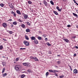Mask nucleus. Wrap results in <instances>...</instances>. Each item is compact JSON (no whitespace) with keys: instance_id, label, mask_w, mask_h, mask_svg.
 I'll return each mask as SVG.
<instances>
[{"instance_id":"obj_23","label":"nucleus","mask_w":78,"mask_h":78,"mask_svg":"<svg viewBox=\"0 0 78 78\" xmlns=\"http://www.w3.org/2000/svg\"><path fill=\"white\" fill-rule=\"evenodd\" d=\"M27 72H30V73H32V71H31V70L30 69H28V70H27Z\"/></svg>"},{"instance_id":"obj_54","label":"nucleus","mask_w":78,"mask_h":78,"mask_svg":"<svg viewBox=\"0 0 78 78\" xmlns=\"http://www.w3.org/2000/svg\"><path fill=\"white\" fill-rule=\"evenodd\" d=\"M11 27H14V25H11Z\"/></svg>"},{"instance_id":"obj_47","label":"nucleus","mask_w":78,"mask_h":78,"mask_svg":"<svg viewBox=\"0 0 78 78\" xmlns=\"http://www.w3.org/2000/svg\"><path fill=\"white\" fill-rule=\"evenodd\" d=\"M10 7L11 8H13L14 6L13 5H11Z\"/></svg>"},{"instance_id":"obj_12","label":"nucleus","mask_w":78,"mask_h":78,"mask_svg":"<svg viewBox=\"0 0 78 78\" xmlns=\"http://www.w3.org/2000/svg\"><path fill=\"white\" fill-rule=\"evenodd\" d=\"M25 38L26 39V40H29V38H28V36L25 35Z\"/></svg>"},{"instance_id":"obj_44","label":"nucleus","mask_w":78,"mask_h":78,"mask_svg":"<svg viewBox=\"0 0 78 78\" xmlns=\"http://www.w3.org/2000/svg\"><path fill=\"white\" fill-rule=\"evenodd\" d=\"M67 27H70L71 26H70V25H67Z\"/></svg>"},{"instance_id":"obj_3","label":"nucleus","mask_w":78,"mask_h":78,"mask_svg":"<svg viewBox=\"0 0 78 78\" xmlns=\"http://www.w3.org/2000/svg\"><path fill=\"white\" fill-rule=\"evenodd\" d=\"M30 58L32 59H34L35 61H39L38 59H37V58H36V57H33V56L31 57Z\"/></svg>"},{"instance_id":"obj_34","label":"nucleus","mask_w":78,"mask_h":78,"mask_svg":"<svg viewBox=\"0 0 78 78\" xmlns=\"http://www.w3.org/2000/svg\"><path fill=\"white\" fill-rule=\"evenodd\" d=\"M46 75L47 76L48 75V72H47L46 73Z\"/></svg>"},{"instance_id":"obj_57","label":"nucleus","mask_w":78,"mask_h":78,"mask_svg":"<svg viewBox=\"0 0 78 78\" xmlns=\"http://www.w3.org/2000/svg\"><path fill=\"white\" fill-rule=\"evenodd\" d=\"M59 72V71H57L56 70V72Z\"/></svg>"},{"instance_id":"obj_25","label":"nucleus","mask_w":78,"mask_h":78,"mask_svg":"<svg viewBox=\"0 0 78 78\" xmlns=\"http://www.w3.org/2000/svg\"><path fill=\"white\" fill-rule=\"evenodd\" d=\"M26 23L27 25H29V26L30 25V23L28 22H26Z\"/></svg>"},{"instance_id":"obj_59","label":"nucleus","mask_w":78,"mask_h":78,"mask_svg":"<svg viewBox=\"0 0 78 78\" xmlns=\"http://www.w3.org/2000/svg\"><path fill=\"white\" fill-rule=\"evenodd\" d=\"M40 5H41V3H40Z\"/></svg>"},{"instance_id":"obj_30","label":"nucleus","mask_w":78,"mask_h":78,"mask_svg":"<svg viewBox=\"0 0 78 78\" xmlns=\"http://www.w3.org/2000/svg\"><path fill=\"white\" fill-rule=\"evenodd\" d=\"M19 60V58H16V61H18Z\"/></svg>"},{"instance_id":"obj_14","label":"nucleus","mask_w":78,"mask_h":78,"mask_svg":"<svg viewBox=\"0 0 78 78\" xmlns=\"http://www.w3.org/2000/svg\"><path fill=\"white\" fill-rule=\"evenodd\" d=\"M26 32H27V33H28V32H30V29H27L26 30Z\"/></svg>"},{"instance_id":"obj_51","label":"nucleus","mask_w":78,"mask_h":78,"mask_svg":"<svg viewBox=\"0 0 78 78\" xmlns=\"http://www.w3.org/2000/svg\"><path fill=\"white\" fill-rule=\"evenodd\" d=\"M12 20V19H9V20L8 21H11Z\"/></svg>"},{"instance_id":"obj_56","label":"nucleus","mask_w":78,"mask_h":78,"mask_svg":"<svg viewBox=\"0 0 78 78\" xmlns=\"http://www.w3.org/2000/svg\"><path fill=\"white\" fill-rule=\"evenodd\" d=\"M76 28H78V26H76Z\"/></svg>"},{"instance_id":"obj_33","label":"nucleus","mask_w":78,"mask_h":78,"mask_svg":"<svg viewBox=\"0 0 78 78\" xmlns=\"http://www.w3.org/2000/svg\"><path fill=\"white\" fill-rule=\"evenodd\" d=\"M47 45H48V46H50V45H51L50 44V43H47Z\"/></svg>"},{"instance_id":"obj_4","label":"nucleus","mask_w":78,"mask_h":78,"mask_svg":"<svg viewBox=\"0 0 78 78\" xmlns=\"http://www.w3.org/2000/svg\"><path fill=\"white\" fill-rule=\"evenodd\" d=\"M23 42L26 46H28L29 45V44L28 42L27 41H24Z\"/></svg>"},{"instance_id":"obj_45","label":"nucleus","mask_w":78,"mask_h":78,"mask_svg":"<svg viewBox=\"0 0 78 78\" xmlns=\"http://www.w3.org/2000/svg\"><path fill=\"white\" fill-rule=\"evenodd\" d=\"M58 11H61V9H58Z\"/></svg>"},{"instance_id":"obj_18","label":"nucleus","mask_w":78,"mask_h":78,"mask_svg":"<svg viewBox=\"0 0 78 78\" xmlns=\"http://www.w3.org/2000/svg\"><path fill=\"white\" fill-rule=\"evenodd\" d=\"M54 12L55 14H56V15H58V13L55 11H54Z\"/></svg>"},{"instance_id":"obj_24","label":"nucleus","mask_w":78,"mask_h":78,"mask_svg":"<svg viewBox=\"0 0 78 78\" xmlns=\"http://www.w3.org/2000/svg\"><path fill=\"white\" fill-rule=\"evenodd\" d=\"M5 68H3L2 69V73H4L5 72Z\"/></svg>"},{"instance_id":"obj_1","label":"nucleus","mask_w":78,"mask_h":78,"mask_svg":"<svg viewBox=\"0 0 78 78\" xmlns=\"http://www.w3.org/2000/svg\"><path fill=\"white\" fill-rule=\"evenodd\" d=\"M14 69L16 71H19L21 70V66L19 65H16Z\"/></svg>"},{"instance_id":"obj_52","label":"nucleus","mask_w":78,"mask_h":78,"mask_svg":"<svg viewBox=\"0 0 78 78\" xmlns=\"http://www.w3.org/2000/svg\"><path fill=\"white\" fill-rule=\"evenodd\" d=\"M70 68L71 71H72V68L71 67V66H70Z\"/></svg>"},{"instance_id":"obj_64","label":"nucleus","mask_w":78,"mask_h":78,"mask_svg":"<svg viewBox=\"0 0 78 78\" xmlns=\"http://www.w3.org/2000/svg\"><path fill=\"white\" fill-rule=\"evenodd\" d=\"M9 6H10V5H9Z\"/></svg>"},{"instance_id":"obj_29","label":"nucleus","mask_w":78,"mask_h":78,"mask_svg":"<svg viewBox=\"0 0 78 78\" xmlns=\"http://www.w3.org/2000/svg\"><path fill=\"white\" fill-rule=\"evenodd\" d=\"M3 48V46L1 45L0 46V50H2Z\"/></svg>"},{"instance_id":"obj_11","label":"nucleus","mask_w":78,"mask_h":78,"mask_svg":"<svg viewBox=\"0 0 78 78\" xmlns=\"http://www.w3.org/2000/svg\"><path fill=\"white\" fill-rule=\"evenodd\" d=\"M31 39L32 40H35V39H36V38L34 37H31Z\"/></svg>"},{"instance_id":"obj_19","label":"nucleus","mask_w":78,"mask_h":78,"mask_svg":"<svg viewBox=\"0 0 78 78\" xmlns=\"http://www.w3.org/2000/svg\"><path fill=\"white\" fill-rule=\"evenodd\" d=\"M37 38L39 40H41L42 39V38L41 37H37Z\"/></svg>"},{"instance_id":"obj_13","label":"nucleus","mask_w":78,"mask_h":78,"mask_svg":"<svg viewBox=\"0 0 78 78\" xmlns=\"http://www.w3.org/2000/svg\"><path fill=\"white\" fill-rule=\"evenodd\" d=\"M73 14L74 16H75V17H78V15H77V14L74 13H73Z\"/></svg>"},{"instance_id":"obj_50","label":"nucleus","mask_w":78,"mask_h":78,"mask_svg":"<svg viewBox=\"0 0 78 78\" xmlns=\"http://www.w3.org/2000/svg\"><path fill=\"white\" fill-rule=\"evenodd\" d=\"M74 56H76V54H75L74 55Z\"/></svg>"},{"instance_id":"obj_17","label":"nucleus","mask_w":78,"mask_h":78,"mask_svg":"<svg viewBox=\"0 0 78 78\" xmlns=\"http://www.w3.org/2000/svg\"><path fill=\"white\" fill-rule=\"evenodd\" d=\"M64 40H65V41H66V42H69V41L67 39H65Z\"/></svg>"},{"instance_id":"obj_41","label":"nucleus","mask_w":78,"mask_h":78,"mask_svg":"<svg viewBox=\"0 0 78 78\" xmlns=\"http://www.w3.org/2000/svg\"><path fill=\"white\" fill-rule=\"evenodd\" d=\"M3 41H7V40H6V39L4 38L3 39Z\"/></svg>"},{"instance_id":"obj_46","label":"nucleus","mask_w":78,"mask_h":78,"mask_svg":"<svg viewBox=\"0 0 78 78\" xmlns=\"http://www.w3.org/2000/svg\"><path fill=\"white\" fill-rule=\"evenodd\" d=\"M15 12H14L13 11H12L11 12V14H14Z\"/></svg>"},{"instance_id":"obj_21","label":"nucleus","mask_w":78,"mask_h":78,"mask_svg":"<svg viewBox=\"0 0 78 78\" xmlns=\"http://www.w3.org/2000/svg\"><path fill=\"white\" fill-rule=\"evenodd\" d=\"M21 27L22 28H24L25 27V24H23L21 25Z\"/></svg>"},{"instance_id":"obj_28","label":"nucleus","mask_w":78,"mask_h":78,"mask_svg":"<svg viewBox=\"0 0 78 78\" xmlns=\"http://www.w3.org/2000/svg\"><path fill=\"white\" fill-rule=\"evenodd\" d=\"M24 77H25V75H22L21 76V77L22 78H23Z\"/></svg>"},{"instance_id":"obj_9","label":"nucleus","mask_w":78,"mask_h":78,"mask_svg":"<svg viewBox=\"0 0 78 78\" xmlns=\"http://www.w3.org/2000/svg\"><path fill=\"white\" fill-rule=\"evenodd\" d=\"M16 12L18 14H20V15L21 14V13L20 12V11L19 10H17L16 11Z\"/></svg>"},{"instance_id":"obj_10","label":"nucleus","mask_w":78,"mask_h":78,"mask_svg":"<svg viewBox=\"0 0 78 78\" xmlns=\"http://www.w3.org/2000/svg\"><path fill=\"white\" fill-rule=\"evenodd\" d=\"M13 25H16L17 24V22L16 21H15L13 22Z\"/></svg>"},{"instance_id":"obj_48","label":"nucleus","mask_w":78,"mask_h":78,"mask_svg":"<svg viewBox=\"0 0 78 78\" xmlns=\"http://www.w3.org/2000/svg\"><path fill=\"white\" fill-rule=\"evenodd\" d=\"M43 2H44V3H46V2H47L45 1V0H44Z\"/></svg>"},{"instance_id":"obj_8","label":"nucleus","mask_w":78,"mask_h":78,"mask_svg":"<svg viewBox=\"0 0 78 78\" xmlns=\"http://www.w3.org/2000/svg\"><path fill=\"white\" fill-rule=\"evenodd\" d=\"M74 73L76 74L77 73H78V71L76 69H75L74 70H73Z\"/></svg>"},{"instance_id":"obj_53","label":"nucleus","mask_w":78,"mask_h":78,"mask_svg":"<svg viewBox=\"0 0 78 78\" xmlns=\"http://www.w3.org/2000/svg\"><path fill=\"white\" fill-rule=\"evenodd\" d=\"M75 48H77V49L78 48V47L77 46H75Z\"/></svg>"},{"instance_id":"obj_27","label":"nucleus","mask_w":78,"mask_h":78,"mask_svg":"<svg viewBox=\"0 0 78 78\" xmlns=\"http://www.w3.org/2000/svg\"><path fill=\"white\" fill-rule=\"evenodd\" d=\"M0 6H1L2 7H3V6H4V4H1Z\"/></svg>"},{"instance_id":"obj_20","label":"nucleus","mask_w":78,"mask_h":78,"mask_svg":"<svg viewBox=\"0 0 78 78\" xmlns=\"http://www.w3.org/2000/svg\"><path fill=\"white\" fill-rule=\"evenodd\" d=\"M2 64L3 66H6V62H3L2 63Z\"/></svg>"},{"instance_id":"obj_6","label":"nucleus","mask_w":78,"mask_h":78,"mask_svg":"<svg viewBox=\"0 0 78 78\" xmlns=\"http://www.w3.org/2000/svg\"><path fill=\"white\" fill-rule=\"evenodd\" d=\"M34 43L35 44H38V41L36 40H35L34 41Z\"/></svg>"},{"instance_id":"obj_38","label":"nucleus","mask_w":78,"mask_h":78,"mask_svg":"<svg viewBox=\"0 0 78 78\" xmlns=\"http://www.w3.org/2000/svg\"><path fill=\"white\" fill-rule=\"evenodd\" d=\"M25 49H26V48H20V50H25Z\"/></svg>"},{"instance_id":"obj_40","label":"nucleus","mask_w":78,"mask_h":78,"mask_svg":"<svg viewBox=\"0 0 78 78\" xmlns=\"http://www.w3.org/2000/svg\"><path fill=\"white\" fill-rule=\"evenodd\" d=\"M9 34H12V32L9 31Z\"/></svg>"},{"instance_id":"obj_58","label":"nucleus","mask_w":78,"mask_h":78,"mask_svg":"<svg viewBox=\"0 0 78 78\" xmlns=\"http://www.w3.org/2000/svg\"><path fill=\"white\" fill-rule=\"evenodd\" d=\"M58 56H60V55H58Z\"/></svg>"},{"instance_id":"obj_31","label":"nucleus","mask_w":78,"mask_h":78,"mask_svg":"<svg viewBox=\"0 0 78 78\" xmlns=\"http://www.w3.org/2000/svg\"><path fill=\"white\" fill-rule=\"evenodd\" d=\"M56 70H52V72L53 73H55V72H56Z\"/></svg>"},{"instance_id":"obj_60","label":"nucleus","mask_w":78,"mask_h":78,"mask_svg":"<svg viewBox=\"0 0 78 78\" xmlns=\"http://www.w3.org/2000/svg\"><path fill=\"white\" fill-rule=\"evenodd\" d=\"M66 0H63V1H65Z\"/></svg>"},{"instance_id":"obj_36","label":"nucleus","mask_w":78,"mask_h":78,"mask_svg":"<svg viewBox=\"0 0 78 78\" xmlns=\"http://www.w3.org/2000/svg\"><path fill=\"white\" fill-rule=\"evenodd\" d=\"M13 16L14 17H16V13H13Z\"/></svg>"},{"instance_id":"obj_37","label":"nucleus","mask_w":78,"mask_h":78,"mask_svg":"<svg viewBox=\"0 0 78 78\" xmlns=\"http://www.w3.org/2000/svg\"><path fill=\"white\" fill-rule=\"evenodd\" d=\"M74 3H75L76 4V5H78V3H77V2H76L75 1V0H74Z\"/></svg>"},{"instance_id":"obj_22","label":"nucleus","mask_w":78,"mask_h":78,"mask_svg":"<svg viewBox=\"0 0 78 78\" xmlns=\"http://www.w3.org/2000/svg\"><path fill=\"white\" fill-rule=\"evenodd\" d=\"M6 73H5L3 75V77H5V76H6Z\"/></svg>"},{"instance_id":"obj_5","label":"nucleus","mask_w":78,"mask_h":78,"mask_svg":"<svg viewBox=\"0 0 78 78\" xmlns=\"http://www.w3.org/2000/svg\"><path fill=\"white\" fill-rule=\"evenodd\" d=\"M24 19H27L28 18V15L25 14H24Z\"/></svg>"},{"instance_id":"obj_43","label":"nucleus","mask_w":78,"mask_h":78,"mask_svg":"<svg viewBox=\"0 0 78 78\" xmlns=\"http://www.w3.org/2000/svg\"><path fill=\"white\" fill-rule=\"evenodd\" d=\"M56 9H59V7H58V6H57L56 7Z\"/></svg>"},{"instance_id":"obj_62","label":"nucleus","mask_w":78,"mask_h":78,"mask_svg":"<svg viewBox=\"0 0 78 78\" xmlns=\"http://www.w3.org/2000/svg\"><path fill=\"white\" fill-rule=\"evenodd\" d=\"M76 10V11H78V10Z\"/></svg>"},{"instance_id":"obj_16","label":"nucleus","mask_w":78,"mask_h":78,"mask_svg":"<svg viewBox=\"0 0 78 78\" xmlns=\"http://www.w3.org/2000/svg\"><path fill=\"white\" fill-rule=\"evenodd\" d=\"M44 4L45 5V6H46V7H47V6H48V5H47V4H48V3H47V2H45V3H44Z\"/></svg>"},{"instance_id":"obj_35","label":"nucleus","mask_w":78,"mask_h":78,"mask_svg":"<svg viewBox=\"0 0 78 78\" xmlns=\"http://www.w3.org/2000/svg\"><path fill=\"white\" fill-rule=\"evenodd\" d=\"M60 78H63L64 77V75H62V76H59Z\"/></svg>"},{"instance_id":"obj_32","label":"nucleus","mask_w":78,"mask_h":78,"mask_svg":"<svg viewBox=\"0 0 78 78\" xmlns=\"http://www.w3.org/2000/svg\"><path fill=\"white\" fill-rule=\"evenodd\" d=\"M49 72H53V70L51 69L48 70Z\"/></svg>"},{"instance_id":"obj_42","label":"nucleus","mask_w":78,"mask_h":78,"mask_svg":"<svg viewBox=\"0 0 78 78\" xmlns=\"http://www.w3.org/2000/svg\"><path fill=\"white\" fill-rule=\"evenodd\" d=\"M45 40L46 41H47V40H48V38H46L45 39Z\"/></svg>"},{"instance_id":"obj_63","label":"nucleus","mask_w":78,"mask_h":78,"mask_svg":"<svg viewBox=\"0 0 78 78\" xmlns=\"http://www.w3.org/2000/svg\"><path fill=\"white\" fill-rule=\"evenodd\" d=\"M73 0V1H75V0Z\"/></svg>"},{"instance_id":"obj_7","label":"nucleus","mask_w":78,"mask_h":78,"mask_svg":"<svg viewBox=\"0 0 78 78\" xmlns=\"http://www.w3.org/2000/svg\"><path fill=\"white\" fill-rule=\"evenodd\" d=\"M2 25L4 27H7V24L5 23H3Z\"/></svg>"},{"instance_id":"obj_55","label":"nucleus","mask_w":78,"mask_h":78,"mask_svg":"<svg viewBox=\"0 0 78 78\" xmlns=\"http://www.w3.org/2000/svg\"><path fill=\"white\" fill-rule=\"evenodd\" d=\"M19 21L20 22H22V21H21V20H19Z\"/></svg>"},{"instance_id":"obj_61","label":"nucleus","mask_w":78,"mask_h":78,"mask_svg":"<svg viewBox=\"0 0 78 78\" xmlns=\"http://www.w3.org/2000/svg\"><path fill=\"white\" fill-rule=\"evenodd\" d=\"M14 62V63H16V62Z\"/></svg>"},{"instance_id":"obj_39","label":"nucleus","mask_w":78,"mask_h":78,"mask_svg":"<svg viewBox=\"0 0 78 78\" xmlns=\"http://www.w3.org/2000/svg\"><path fill=\"white\" fill-rule=\"evenodd\" d=\"M57 63L59 64H61V62L60 61H58L57 62Z\"/></svg>"},{"instance_id":"obj_49","label":"nucleus","mask_w":78,"mask_h":78,"mask_svg":"<svg viewBox=\"0 0 78 78\" xmlns=\"http://www.w3.org/2000/svg\"><path fill=\"white\" fill-rule=\"evenodd\" d=\"M55 76H58V74H56V73H55Z\"/></svg>"},{"instance_id":"obj_2","label":"nucleus","mask_w":78,"mask_h":78,"mask_svg":"<svg viewBox=\"0 0 78 78\" xmlns=\"http://www.w3.org/2000/svg\"><path fill=\"white\" fill-rule=\"evenodd\" d=\"M23 65L24 66H27V67H30L31 66V64L28 62L23 63Z\"/></svg>"},{"instance_id":"obj_15","label":"nucleus","mask_w":78,"mask_h":78,"mask_svg":"<svg viewBox=\"0 0 78 78\" xmlns=\"http://www.w3.org/2000/svg\"><path fill=\"white\" fill-rule=\"evenodd\" d=\"M50 3H51V5H54V3H53V1H51L50 2Z\"/></svg>"},{"instance_id":"obj_26","label":"nucleus","mask_w":78,"mask_h":78,"mask_svg":"<svg viewBox=\"0 0 78 78\" xmlns=\"http://www.w3.org/2000/svg\"><path fill=\"white\" fill-rule=\"evenodd\" d=\"M28 3L29 4H31V3H32V2H31V1H28Z\"/></svg>"}]
</instances>
